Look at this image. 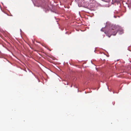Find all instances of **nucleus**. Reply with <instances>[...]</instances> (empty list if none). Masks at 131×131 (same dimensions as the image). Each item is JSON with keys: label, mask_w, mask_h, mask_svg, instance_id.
<instances>
[{"label": "nucleus", "mask_w": 131, "mask_h": 131, "mask_svg": "<svg viewBox=\"0 0 131 131\" xmlns=\"http://www.w3.org/2000/svg\"><path fill=\"white\" fill-rule=\"evenodd\" d=\"M116 28V26L115 25H112V29L107 31H106L104 33L106 34V35L108 36L109 37H110L112 35L115 36L117 32V30H115Z\"/></svg>", "instance_id": "1"}, {"label": "nucleus", "mask_w": 131, "mask_h": 131, "mask_svg": "<svg viewBox=\"0 0 131 131\" xmlns=\"http://www.w3.org/2000/svg\"><path fill=\"white\" fill-rule=\"evenodd\" d=\"M105 30V28H102L101 29V31L103 32H105L106 31Z\"/></svg>", "instance_id": "2"}, {"label": "nucleus", "mask_w": 131, "mask_h": 131, "mask_svg": "<svg viewBox=\"0 0 131 131\" xmlns=\"http://www.w3.org/2000/svg\"><path fill=\"white\" fill-rule=\"evenodd\" d=\"M45 8H46L47 10H48L50 9L49 7L48 6H47L46 8L45 7Z\"/></svg>", "instance_id": "3"}, {"label": "nucleus", "mask_w": 131, "mask_h": 131, "mask_svg": "<svg viewBox=\"0 0 131 131\" xmlns=\"http://www.w3.org/2000/svg\"><path fill=\"white\" fill-rule=\"evenodd\" d=\"M91 63H92L93 64H94V63H93L92 62V61H91Z\"/></svg>", "instance_id": "4"}, {"label": "nucleus", "mask_w": 131, "mask_h": 131, "mask_svg": "<svg viewBox=\"0 0 131 131\" xmlns=\"http://www.w3.org/2000/svg\"><path fill=\"white\" fill-rule=\"evenodd\" d=\"M71 87H72V85L71 86Z\"/></svg>", "instance_id": "5"}]
</instances>
